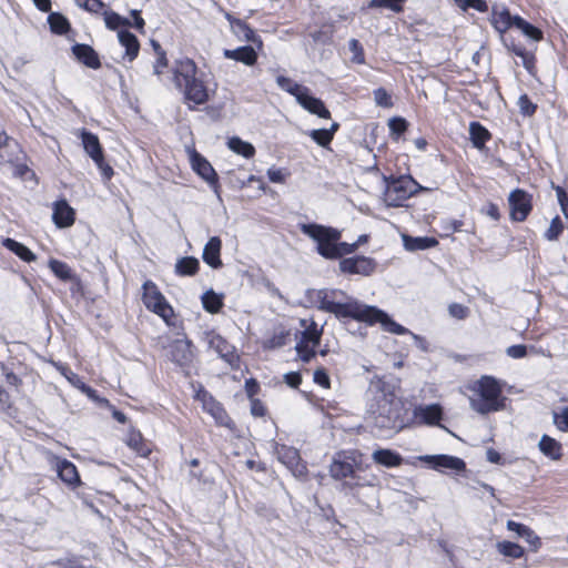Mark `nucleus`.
<instances>
[{"mask_svg":"<svg viewBox=\"0 0 568 568\" xmlns=\"http://www.w3.org/2000/svg\"><path fill=\"white\" fill-rule=\"evenodd\" d=\"M48 23L53 33L65 34L70 30L68 19L59 12H51L48 17Z\"/></svg>","mask_w":568,"mask_h":568,"instance_id":"36","label":"nucleus"},{"mask_svg":"<svg viewBox=\"0 0 568 568\" xmlns=\"http://www.w3.org/2000/svg\"><path fill=\"white\" fill-rule=\"evenodd\" d=\"M507 529L516 532L518 536L524 538H526L527 535H531V529L528 526L517 523L515 520L507 521Z\"/></svg>","mask_w":568,"mask_h":568,"instance_id":"53","label":"nucleus"},{"mask_svg":"<svg viewBox=\"0 0 568 568\" xmlns=\"http://www.w3.org/2000/svg\"><path fill=\"white\" fill-rule=\"evenodd\" d=\"M408 128V122L400 116L393 118V139L399 138Z\"/></svg>","mask_w":568,"mask_h":568,"instance_id":"56","label":"nucleus"},{"mask_svg":"<svg viewBox=\"0 0 568 568\" xmlns=\"http://www.w3.org/2000/svg\"><path fill=\"white\" fill-rule=\"evenodd\" d=\"M448 312L457 320H465L469 315V308L459 303H452L448 307Z\"/></svg>","mask_w":568,"mask_h":568,"instance_id":"51","label":"nucleus"},{"mask_svg":"<svg viewBox=\"0 0 568 568\" xmlns=\"http://www.w3.org/2000/svg\"><path fill=\"white\" fill-rule=\"evenodd\" d=\"M314 382L325 388L329 387V377L323 368H318L314 372Z\"/></svg>","mask_w":568,"mask_h":568,"instance_id":"60","label":"nucleus"},{"mask_svg":"<svg viewBox=\"0 0 568 568\" xmlns=\"http://www.w3.org/2000/svg\"><path fill=\"white\" fill-rule=\"evenodd\" d=\"M489 22L493 29L498 33L500 41L507 51L521 59L524 68L531 75L536 73L537 58L534 51L527 50L525 44L508 34L511 28H516L534 42L544 40V31L531 24L519 14H511L506 6H493L490 10Z\"/></svg>","mask_w":568,"mask_h":568,"instance_id":"1","label":"nucleus"},{"mask_svg":"<svg viewBox=\"0 0 568 568\" xmlns=\"http://www.w3.org/2000/svg\"><path fill=\"white\" fill-rule=\"evenodd\" d=\"M439 226L443 231L440 237H448L462 230V227L464 226V221L456 219H444L440 221Z\"/></svg>","mask_w":568,"mask_h":568,"instance_id":"42","label":"nucleus"},{"mask_svg":"<svg viewBox=\"0 0 568 568\" xmlns=\"http://www.w3.org/2000/svg\"><path fill=\"white\" fill-rule=\"evenodd\" d=\"M362 469V454L357 450H342L334 455L329 466V474L334 479L345 480L343 487L353 488L358 481L351 483L346 479H356V473Z\"/></svg>","mask_w":568,"mask_h":568,"instance_id":"5","label":"nucleus"},{"mask_svg":"<svg viewBox=\"0 0 568 568\" xmlns=\"http://www.w3.org/2000/svg\"><path fill=\"white\" fill-rule=\"evenodd\" d=\"M497 549L503 556L513 559H519L525 555V549L520 545L508 540L499 541Z\"/></svg>","mask_w":568,"mask_h":568,"instance_id":"37","label":"nucleus"},{"mask_svg":"<svg viewBox=\"0 0 568 568\" xmlns=\"http://www.w3.org/2000/svg\"><path fill=\"white\" fill-rule=\"evenodd\" d=\"M517 104L523 116H532L538 109V105L526 93L519 97Z\"/></svg>","mask_w":568,"mask_h":568,"instance_id":"44","label":"nucleus"},{"mask_svg":"<svg viewBox=\"0 0 568 568\" xmlns=\"http://www.w3.org/2000/svg\"><path fill=\"white\" fill-rule=\"evenodd\" d=\"M296 101L308 112L318 115L323 119L331 116L329 111L325 108L323 101L310 94V89L305 88L304 91L297 95Z\"/></svg>","mask_w":568,"mask_h":568,"instance_id":"21","label":"nucleus"},{"mask_svg":"<svg viewBox=\"0 0 568 568\" xmlns=\"http://www.w3.org/2000/svg\"><path fill=\"white\" fill-rule=\"evenodd\" d=\"M104 21L105 26L110 30H116L120 27H130L131 22L126 18L121 17L119 13L114 11L104 12Z\"/></svg>","mask_w":568,"mask_h":568,"instance_id":"41","label":"nucleus"},{"mask_svg":"<svg viewBox=\"0 0 568 568\" xmlns=\"http://www.w3.org/2000/svg\"><path fill=\"white\" fill-rule=\"evenodd\" d=\"M267 176L273 183H283L285 181V174L281 169L271 168L267 170Z\"/></svg>","mask_w":568,"mask_h":568,"instance_id":"62","label":"nucleus"},{"mask_svg":"<svg viewBox=\"0 0 568 568\" xmlns=\"http://www.w3.org/2000/svg\"><path fill=\"white\" fill-rule=\"evenodd\" d=\"M223 54L227 59L240 61L246 65H253L257 60V54L251 45H243L234 50L225 49Z\"/></svg>","mask_w":568,"mask_h":568,"instance_id":"27","label":"nucleus"},{"mask_svg":"<svg viewBox=\"0 0 568 568\" xmlns=\"http://www.w3.org/2000/svg\"><path fill=\"white\" fill-rule=\"evenodd\" d=\"M310 136L321 146H326L333 140V131L326 129L312 130Z\"/></svg>","mask_w":568,"mask_h":568,"instance_id":"46","label":"nucleus"},{"mask_svg":"<svg viewBox=\"0 0 568 568\" xmlns=\"http://www.w3.org/2000/svg\"><path fill=\"white\" fill-rule=\"evenodd\" d=\"M358 247V243H346L337 241V251L341 253V257L353 253Z\"/></svg>","mask_w":568,"mask_h":568,"instance_id":"63","label":"nucleus"},{"mask_svg":"<svg viewBox=\"0 0 568 568\" xmlns=\"http://www.w3.org/2000/svg\"><path fill=\"white\" fill-rule=\"evenodd\" d=\"M277 459L285 465L295 477L306 475V465L302 463L300 453L296 448L281 445L276 447Z\"/></svg>","mask_w":568,"mask_h":568,"instance_id":"13","label":"nucleus"},{"mask_svg":"<svg viewBox=\"0 0 568 568\" xmlns=\"http://www.w3.org/2000/svg\"><path fill=\"white\" fill-rule=\"evenodd\" d=\"M339 268L343 273L368 275L374 270V263L365 256L347 257L339 262Z\"/></svg>","mask_w":568,"mask_h":568,"instance_id":"16","label":"nucleus"},{"mask_svg":"<svg viewBox=\"0 0 568 568\" xmlns=\"http://www.w3.org/2000/svg\"><path fill=\"white\" fill-rule=\"evenodd\" d=\"M227 19L231 21L232 24H234L240 32L243 33V37L247 41H255V32L253 29H251L245 22H243L240 19L231 20L230 14H227Z\"/></svg>","mask_w":568,"mask_h":568,"instance_id":"49","label":"nucleus"},{"mask_svg":"<svg viewBox=\"0 0 568 568\" xmlns=\"http://www.w3.org/2000/svg\"><path fill=\"white\" fill-rule=\"evenodd\" d=\"M202 304L205 311L215 314L223 306V301L215 292L207 291L202 295Z\"/></svg>","mask_w":568,"mask_h":568,"instance_id":"38","label":"nucleus"},{"mask_svg":"<svg viewBox=\"0 0 568 568\" xmlns=\"http://www.w3.org/2000/svg\"><path fill=\"white\" fill-rule=\"evenodd\" d=\"M80 136L87 154L94 161L98 168L102 171L104 178L110 179L113 175V170L104 161L103 151L99 138L84 129L81 131Z\"/></svg>","mask_w":568,"mask_h":568,"instance_id":"11","label":"nucleus"},{"mask_svg":"<svg viewBox=\"0 0 568 568\" xmlns=\"http://www.w3.org/2000/svg\"><path fill=\"white\" fill-rule=\"evenodd\" d=\"M121 45L125 48V55L130 61L134 60L139 53L140 44L138 38L128 30H121L118 33Z\"/></svg>","mask_w":568,"mask_h":568,"instance_id":"30","label":"nucleus"},{"mask_svg":"<svg viewBox=\"0 0 568 568\" xmlns=\"http://www.w3.org/2000/svg\"><path fill=\"white\" fill-rule=\"evenodd\" d=\"M493 135L490 131L478 121H471L469 123V139L474 148L483 150L486 143L491 140Z\"/></svg>","mask_w":568,"mask_h":568,"instance_id":"25","label":"nucleus"},{"mask_svg":"<svg viewBox=\"0 0 568 568\" xmlns=\"http://www.w3.org/2000/svg\"><path fill=\"white\" fill-rule=\"evenodd\" d=\"M128 445L140 456L146 457L151 453V449L143 443L140 433H132L128 439Z\"/></svg>","mask_w":568,"mask_h":568,"instance_id":"43","label":"nucleus"},{"mask_svg":"<svg viewBox=\"0 0 568 568\" xmlns=\"http://www.w3.org/2000/svg\"><path fill=\"white\" fill-rule=\"evenodd\" d=\"M190 161L192 169L217 192L219 178L211 163L196 151L191 153Z\"/></svg>","mask_w":568,"mask_h":568,"instance_id":"14","label":"nucleus"},{"mask_svg":"<svg viewBox=\"0 0 568 568\" xmlns=\"http://www.w3.org/2000/svg\"><path fill=\"white\" fill-rule=\"evenodd\" d=\"M52 565L58 566L59 568H87L77 556L60 558L53 561Z\"/></svg>","mask_w":568,"mask_h":568,"instance_id":"48","label":"nucleus"},{"mask_svg":"<svg viewBox=\"0 0 568 568\" xmlns=\"http://www.w3.org/2000/svg\"><path fill=\"white\" fill-rule=\"evenodd\" d=\"M302 326L305 327V329L302 333V339L304 344H313V346H317L321 342L322 336V329L317 328V324L312 321L308 326H306V321L302 320Z\"/></svg>","mask_w":568,"mask_h":568,"instance_id":"35","label":"nucleus"},{"mask_svg":"<svg viewBox=\"0 0 568 568\" xmlns=\"http://www.w3.org/2000/svg\"><path fill=\"white\" fill-rule=\"evenodd\" d=\"M480 212L495 222H498L501 219L499 206L493 202H488L484 205Z\"/></svg>","mask_w":568,"mask_h":568,"instance_id":"52","label":"nucleus"},{"mask_svg":"<svg viewBox=\"0 0 568 568\" xmlns=\"http://www.w3.org/2000/svg\"><path fill=\"white\" fill-rule=\"evenodd\" d=\"M373 458L377 464L390 467V449H378L373 454Z\"/></svg>","mask_w":568,"mask_h":568,"instance_id":"58","label":"nucleus"},{"mask_svg":"<svg viewBox=\"0 0 568 568\" xmlns=\"http://www.w3.org/2000/svg\"><path fill=\"white\" fill-rule=\"evenodd\" d=\"M530 546L531 551H537L541 547V539L531 529V535H527L525 538Z\"/></svg>","mask_w":568,"mask_h":568,"instance_id":"64","label":"nucleus"},{"mask_svg":"<svg viewBox=\"0 0 568 568\" xmlns=\"http://www.w3.org/2000/svg\"><path fill=\"white\" fill-rule=\"evenodd\" d=\"M210 348L216 352L227 363L235 358L234 347L221 335H212L209 339Z\"/></svg>","mask_w":568,"mask_h":568,"instance_id":"28","label":"nucleus"},{"mask_svg":"<svg viewBox=\"0 0 568 568\" xmlns=\"http://www.w3.org/2000/svg\"><path fill=\"white\" fill-rule=\"evenodd\" d=\"M506 354L515 359L524 358L527 355V346L524 344L511 345L506 349Z\"/></svg>","mask_w":568,"mask_h":568,"instance_id":"57","label":"nucleus"},{"mask_svg":"<svg viewBox=\"0 0 568 568\" xmlns=\"http://www.w3.org/2000/svg\"><path fill=\"white\" fill-rule=\"evenodd\" d=\"M284 382L292 388H298L302 383V376L297 372H290L284 375Z\"/></svg>","mask_w":568,"mask_h":568,"instance_id":"59","label":"nucleus"},{"mask_svg":"<svg viewBox=\"0 0 568 568\" xmlns=\"http://www.w3.org/2000/svg\"><path fill=\"white\" fill-rule=\"evenodd\" d=\"M394 334L403 336V341L397 338L393 339V346L397 347L393 352V365L403 366L404 361L408 357L413 346L419 341V337L395 321H393V335Z\"/></svg>","mask_w":568,"mask_h":568,"instance_id":"10","label":"nucleus"},{"mask_svg":"<svg viewBox=\"0 0 568 568\" xmlns=\"http://www.w3.org/2000/svg\"><path fill=\"white\" fill-rule=\"evenodd\" d=\"M276 83L282 90L294 95L296 99H297V95L301 94L304 91V89L306 88V87H303V85L294 82L293 80H291L290 78L284 77V75H278L276 78Z\"/></svg>","mask_w":568,"mask_h":568,"instance_id":"40","label":"nucleus"},{"mask_svg":"<svg viewBox=\"0 0 568 568\" xmlns=\"http://www.w3.org/2000/svg\"><path fill=\"white\" fill-rule=\"evenodd\" d=\"M557 199L561 209L562 214L568 219V194L562 186H555Z\"/></svg>","mask_w":568,"mask_h":568,"instance_id":"55","label":"nucleus"},{"mask_svg":"<svg viewBox=\"0 0 568 568\" xmlns=\"http://www.w3.org/2000/svg\"><path fill=\"white\" fill-rule=\"evenodd\" d=\"M420 185L409 174L395 178L393 175V206H400L402 202L418 193Z\"/></svg>","mask_w":568,"mask_h":568,"instance_id":"12","label":"nucleus"},{"mask_svg":"<svg viewBox=\"0 0 568 568\" xmlns=\"http://www.w3.org/2000/svg\"><path fill=\"white\" fill-rule=\"evenodd\" d=\"M349 50L353 53L352 61L355 63H363L364 62V53L363 48L358 40L352 39L349 41Z\"/></svg>","mask_w":568,"mask_h":568,"instance_id":"54","label":"nucleus"},{"mask_svg":"<svg viewBox=\"0 0 568 568\" xmlns=\"http://www.w3.org/2000/svg\"><path fill=\"white\" fill-rule=\"evenodd\" d=\"M539 449L545 456L554 460H559L562 457L561 444L548 435H544L541 437L539 442Z\"/></svg>","mask_w":568,"mask_h":568,"instance_id":"29","label":"nucleus"},{"mask_svg":"<svg viewBox=\"0 0 568 568\" xmlns=\"http://www.w3.org/2000/svg\"><path fill=\"white\" fill-rule=\"evenodd\" d=\"M301 231L317 243V253L325 258H341L337 251V241L341 239V232L336 229L318 224H302Z\"/></svg>","mask_w":568,"mask_h":568,"instance_id":"6","label":"nucleus"},{"mask_svg":"<svg viewBox=\"0 0 568 568\" xmlns=\"http://www.w3.org/2000/svg\"><path fill=\"white\" fill-rule=\"evenodd\" d=\"M200 262L196 257L185 256L176 261L174 270L180 276H192L197 273Z\"/></svg>","mask_w":568,"mask_h":568,"instance_id":"31","label":"nucleus"},{"mask_svg":"<svg viewBox=\"0 0 568 568\" xmlns=\"http://www.w3.org/2000/svg\"><path fill=\"white\" fill-rule=\"evenodd\" d=\"M509 219L525 222L534 209L532 195L524 189H514L508 195Z\"/></svg>","mask_w":568,"mask_h":568,"instance_id":"9","label":"nucleus"},{"mask_svg":"<svg viewBox=\"0 0 568 568\" xmlns=\"http://www.w3.org/2000/svg\"><path fill=\"white\" fill-rule=\"evenodd\" d=\"M53 462L58 476L63 483L72 488L80 485V476L74 464L67 459H60L59 457H53Z\"/></svg>","mask_w":568,"mask_h":568,"instance_id":"20","label":"nucleus"},{"mask_svg":"<svg viewBox=\"0 0 568 568\" xmlns=\"http://www.w3.org/2000/svg\"><path fill=\"white\" fill-rule=\"evenodd\" d=\"M49 267L57 277L64 282L72 281L75 278V275L72 272L71 267L62 261L51 258L49 261Z\"/></svg>","mask_w":568,"mask_h":568,"instance_id":"34","label":"nucleus"},{"mask_svg":"<svg viewBox=\"0 0 568 568\" xmlns=\"http://www.w3.org/2000/svg\"><path fill=\"white\" fill-rule=\"evenodd\" d=\"M403 243L404 247L410 252L433 248L439 244L438 240L433 236L414 237L407 234H403Z\"/></svg>","mask_w":568,"mask_h":568,"instance_id":"26","label":"nucleus"},{"mask_svg":"<svg viewBox=\"0 0 568 568\" xmlns=\"http://www.w3.org/2000/svg\"><path fill=\"white\" fill-rule=\"evenodd\" d=\"M62 374L67 377V379L73 385L75 386L77 388L81 389L83 393L88 394V395H92V393L94 392L90 386L85 385L81 378L79 377V375H77L75 373H73L72 371H70L69 368L67 367H63L62 368Z\"/></svg>","mask_w":568,"mask_h":568,"instance_id":"45","label":"nucleus"},{"mask_svg":"<svg viewBox=\"0 0 568 568\" xmlns=\"http://www.w3.org/2000/svg\"><path fill=\"white\" fill-rule=\"evenodd\" d=\"M374 98L378 105L388 106L389 105V97L385 89L379 88L374 91Z\"/></svg>","mask_w":568,"mask_h":568,"instance_id":"61","label":"nucleus"},{"mask_svg":"<svg viewBox=\"0 0 568 568\" xmlns=\"http://www.w3.org/2000/svg\"><path fill=\"white\" fill-rule=\"evenodd\" d=\"M222 247V241L217 236H213L205 244L203 250V261L213 268H220L222 261L220 257Z\"/></svg>","mask_w":568,"mask_h":568,"instance_id":"24","label":"nucleus"},{"mask_svg":"<svg viewBox=\"0 0 568 568\" xmlns=\"http://www.w3.org/2000/svg\"><path fill=\"white\" fill-rule=\"evenodd\" d=\"M424 460L436 470L453 469L456 471H463L466 468V463L462 458L449 455L426 456L424 457Z\"/></svg>","mask_w":568,"mask_h":568,"instance_id":"19","label":"nucleus"},{"mask_svg":"<svg viewBox=\"0 0 568 568\" xmlns=\"http://www.w3.org/2000/svg\"><path fill=\"white\" fill-rule=\"evenodd\" d=\"M52 219L58 227H69L74 223V210L65 200L54 203Z\"/></svg>","mask_w":568,"mask_h":568,"instance_id":"23","label":"nucleus"},{"mask_svg":"<svg viewBox=\"0 0 568 568\" xmlns=\"http://www.w3.org/2000/svg\"><path fill=\"white\" fill-rule=\"evenodd\" d=\"M196 64L190 59L179 61L174 71L175 87L183 93L190 109L204 104L209 100V92L203 81L196 78Z\"/></svg>","mask_w":568,"mask_h":568,"instance_id":"4","label":"nucleus"},{"mask_svg":"<svg viewBox=\"0 0 568 568\" xmlns=\"http://www.w3.org/2000/svg\"><path fill=\"white\" fill-rule=\"evenodd\" d=\"M194 355L187 341L178 339L171 345V359L183 369L191 366Z\"/></svg>","mask_w":568,"mask_h":568,"instance_id":"18","label":"nucleus"},{"mask_svg":"<svg viewBox=\"0 0 568 568\" xmlns=\"http://www.w3.org/2000/svg\"><path fill=\"white\" fill-rule=\"evenodd\" d=\"M142 300L148 310L161 316L165 322L173 316V308L153 282L146 281L143 284Z\"/></svg>","mask_w":568,"mask_h":568,"instance_id":"8","label":"nucleus"},{"mask_svg":"<svg viewBox=\"0 0 568 568\" xmlns=\"http://www.w3.org/2000/svg\"><path fill=\"white\" fill-rule=\"evenodd\" d=\"M470 407L480 415L503 410L506 406L503 383L491 375H481L466 384Z\"/></svg>","mask_w":568,"mask_h":568,"instance_id":"3","label":"nucleus"},{"mask_svg":"<svg viewBox=\"0 0 568 568\" xmlns=\"http://www.w3.org/2000/svg\"><path fill=\"white\" fill-rule=\"evenodd\" d=\"M314 347H308V344H304L303 342H300L296 344V352L300 356V358L304 363H308L313 357H315L316 353L314 351Z\"/></svg>","mask_w":568,"mask_h":568,"instance_id":"50","label":"nucleus"},{"mask_svg":"<svg viewBox=\"0 0 568 568\" xmlns=\"http://www.w3.org/2000/svg\"><path fill=\"white\" fill-rule=\"evenodd\" d=\"M72 53L80 62H82L88 68L95 70L101 67V62H100L98 53L89 44H83V43L74 44L72 47Z\"/></svg>","mask_w":568,"mask_h":568,"instance_id":"22","label":"nucleus"},{"mask_svg":"<svg viewBox=\"0 0 568 568\" xmlns=\"http://www.w3.org/2000/svg\"><path fill=\"white\" fill-rule=\"evenodd\" d=\"M372 403L369 410L377 414L378 417L388 419L390 414V389L388 383L384 378L375 377L372 379L369 389Z\"/></svg>","mask_w":568,"mask_h":568,"instance_id":"7","label":"nucleus"},{"mask_svg":"<svg viewBox=\"0 0 568 568\" xmlns=\"http://www.w3.org/2000/svg\"><path fill=\"white\" fill-rule=\"evenodd\" d=\"M3 246L14 253L17 256H19L24 262H32L36 261V255L22 243L17 242L13 239H4L2 242Z\"/></svg>","mask_w":568,"mask_h":568,"instance_id":"32","label":"nucleus"},{"mask_svg":"<svg viewBox=\"0 0 568 568\" xmlns=\"http://www.w3.org/2000/svg\"><path fill=\"white\" fill-rule=\"evenodd\" d=\"M227 146L234 153L240 154L246 159H251L255 154V148L251 143L243 141L239 136H233L229 139Z\"/></svg>","mask_w":568,"mask_h":568,"instance_id":"33","label":"nucleus"},{"mask_svg":"<svg viewBox=\"0 0 568 568\" xmlns=\"http://www.w3.org/2000/svg\"><path fill=\"white\" fill-rule=\"evenodd\" d=\"M308 294L311 298L318 303L317 307L321 311L332 313L338 318L351 317L368 325L379 323L384 331L390 332V317L387 313L375 306H369L355 300L346 303L335 302L336 291L312 290Z\"/></svg>","mask_w":568,"mask_h":568,"instance_id":"2","label":"nucleus"},{"mask_svg":"<svg viewBox=\"0 0 568 568\" xmlns=\"http://www.w3.org/2000/svg\"><path fill=\"white\" fill-rule=\"evenodd\" d=\"M564 230L565 225L561 217L559 215H556L551 220L549 227L546 230L544 237L550 242L557 241L562 234Z\"/></svg>","mask_w":568,"mask_h":568,"instance_id":"39","label":"nucleus"},{"mask_svg":"<svg viewBox=\"0 0 568 568\" xmlns=\"http://www.w3.org/2000/svg\"><path fill=\"white\" fill-rule=\"evenodd\" d=\"M196 398L202 402L203 408L213 416V418L223 426H230V417L222 405L205 389H200Z\"/></svg>","mask_w":568,"mask_h":568,"instance_id":"15","label":"nucleus"},{"mask_svg":"<svg viewBox=\"0 0 568 568\" xmlns=\"http://www.w3.org/2000/svg\"><path fill=\"white\" fill-rule=\"evenodd\" d=\"M443 408L439 404L419 405L414 409V418L418 424L435 426L443 419Z\"/></svg>","mask_w":568,"mask_h":568,"instance_id":"17","label":"nucleus"},{"mask_svg":"<svg viewBox=\"0 0 568 568\" xmlns=\"http://www.w3.org/2000/svg\"><path fill=\"white\" fill-rule=\"evenodd\" d=\"M554 424L558 430L568 432V406H564L560 412L554 413Z\"/></svg>","mask_w":568,"mask_h":568,"instance_id":"47","label":"nucleus"}]
</instances>
